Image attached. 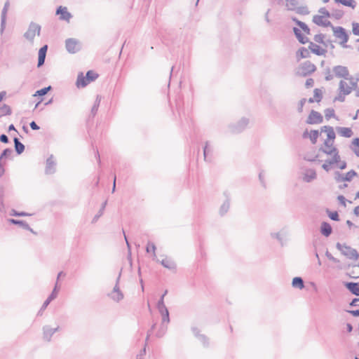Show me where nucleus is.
<instances>
[{
	"label": "nucleus",
	"mask_w": 359,
	"mask_h": 359,
	"mask_svg": "<svg viewBox=\"0 0 359 359\" xmlns=\"http://www.w3.org/2000/svg\"><path fill=\"white\" fill-rule=\"evenodd\" d=\"M316 70V67L311 62L307 60L302 63L297 69L296 75L306 77Z\"/></svg>",
	"instance_id": "1"
},
{
	"label": "nucleus",
	"mask_w": 359,
	"mask_h": 359,
	"mask_svg": "<svg viewBox=\"0 0 359 359\" xmlns=\"http://www.w3.org/2000/svg\"><path fill=\"white\" fill-rule=\"evenodd\" d=\"M336 248L337 250L341 251L342 255L350 259L358 260L359 258V254L357 250L348 245H346V244L342 245L337 243L336 244Z\"/></svg>",
	"instance_id": "2"
},
{
	"label": "nucleus",
	"mask_w": 359,
	"mask_h": 359,
	"mask_svg": "<svg viewBox=\"0 0 359 359\" xmlns=\"http://www.w3.org/2000/svg\"><path fill=\"white\" fill-rule=\"evenodd\" d=\"M347 81H349V86L344 80H341L339 83V90L342 91L345 95H349L353 90L359 87L358 82L354 81V77L353 76L351 75L350 77L348 78Z\"/></svg>",
	"instance_id": "3"
},
{
	"label": "nucleus",
	"mask_w": 359,
	"mask_h": 359,
	"mask_svg": "<svg viewBox=\"0 0 359 359\" xmlns=\"http://www.w3.org/2000/svg\"><path fill=\"white\" fill-rule=\"evenodd\" d=\"M249 123V118L243 117L236 123L229 124L228 126V130L233 134L241 133L247 128Z\"/></svg>",
	"instance_id": "4"
},
{
	"label": "nucleus",
	"mask_w": 359,
	"mask_h": 359,
	"mask_svg": "<svg viewBox=\"0 0 359 359\" xmlns=\"http://www.w3.org/2000/svg\"><path fill=\"white\" fill-rule=\"evenodd\" d=\"M334 33V36L341 39L340 45L343 48H348L349 46L346 45V43L348 41V35L346 33V29L342 27H332Z\"/></svg>",
	"instance_id": "5"
},
{
	"label": "nucleus",
	"mask_w": 359,
	"mask_h": 359,
	"mask_svg": "<svg viewBox=\"0 0 359 359\" xmlns=\"http://www.w3.org/2000/svg\"><path fill=\"white\" fill-rule=\"evenodd\" d=\"M65 48L68 53L74 54L81 49V43L76 39L69 38L65 40Z\"/></svg>",
	"instance_id": "6"
},
{
	"label": "nucleus",
	"mask_w": 359,
	"mask_h": 359,
	"mask_svg": "<svg viewBox=\"0 0 359 359\" xmlns=\"http://www.w3.org/2000/svg\"><path fill=\"white\" fill-rule=\"evenodd\" d=\"M41 33V26L35 22H31L27 31L24 34V37L29 41H33L36 35L39 36Z\"/></svg>",
	"instance_id": "7"
},
{
	"label": "nucleus",
	"mask_w": 359,
	"mask_h": 359,
	"mask_svg": "<svg viewBox=\"0 0 359 359\" xmlns=\"http://www.w3.org/2000/svg\"><path fill=\"white\" fill-rule=\"evenodd\" d=\"M332 72L334 76L347 80L350 77L348 68L342 65H337L332 67Z\"/></svg>",
	"instance_id": "8"
},
{
	"label": "nucleus",
	"mask_w": 359,
	"mask_h": 359,
	"mask_svg": "<svg viewBox=\"0 0 359 359\" xmlns=\"http://www.w3.org/2000/svg\"><path fill=\"white\" fill-rule=\"evenodd\" d=\"M323 122V116L322 114L313 109H312L309 114L306 123L310 125L320 124Z\"/></svg>",
	"instance_id": "9"
},
{
	"label": "nucleus",
	"mask_w": 359,
	"mask_h": 359,
	"mask_svg": "<svg viewBox=\"0 0 359 359\" xmlns=\"http://www.w3.org/2000/svg\"><path fill=\"white\" fill-rule=\"evenodd\" d=\"M120 276L116 279V285H114L113 290L110 294H109V297L114 300V302H118L123 299V294L121 291L118 283H119Z\"/></svg>",
	"instance_id": "10"
},
{
	"label": "nucleus",
	"mask_w": 359,
	"mask_h": 359,
	"mask_svg": "<svg viewBox=\"0 0 359 359\" xmlns=\"http://www.w3.org/2000/svg\"><path fill=\"white\" fill-rule=\"evenodd\" d=\"M319 150L327 155L333 154L332 159L327 160L326 163H328L329 164H334L340 162V156L339 155L338 150L336 147H332L330 151H327V149H325L323 147H320Z\"/></svg>",
	"instance_id": "11"
},
{
	"label": "nucleus",
	"mask_w": 359,
	"mask_h": 359,
	"mask_svg": "<svg viewBox=\"0 0 359 359\" xmlns=\"http://www.w3.org/2000/svg\"><path fill=\"white\" fill-rule=\"evenodd\" d=\"M60 327L57 326L55 328L51 327L50 325H44L42 328L43 330V339L44 341L50 342L51 341L52 336L59 330Z\"/></svg>",
	"instance_id": "12"
},
{
	"label": "nucleus",
	"mask_w": 359,
	"mask_h": 359,
	"mask_svg": "<svg viewBox=\"0 0 359 359\" xmlns=\"http://www.w3.org/2000/svg\"><path fill=\"white\" fill-rule=\"evenodd\" d=\"M53 155H50L46 160L45 173L46 175H51L56 171V163L53 159Z\"/></svg>",
	"instance_id": "13"
},
{
	"label": "nucleus",
	"mask_w": 359,
	"mask_h": 359,
	"mask_svg": "<svg viewBox=\"0 0 359 359\" xmlns=\"http://www.w3.org/2000/svg\"><path fill=\"white\" fill-rule=\"evenodd\" d=\"M56 15H60V20L69 22L72 18V14L67 11L66 7L60 6L56 10Z\"/></svg>",
	"instance_id": "14"
},
{
	"label": "nucleus",
	"mask_w": 359,
	"mask_h": 359,
	"mask_svg": "<svg viewBox=\"0 0 359 359\" xmlns=\"http://www.w3.org/2000/svg\"><path fill=\"white\" fill-rule=\"evenodd\" d=\"M10 4L8 1H6L4 4V6L1 11V29L0 32L2 34L6 28V15L9 8Z\"/></svg>",
	"instance_id": "15"
},
{
	"label": "nucleus",
	"mask_w": 359,
	"mask_h": 359,
	"mask_svg": "<svg viewBox=\"0 0 359 359\" xmlns=\"http://www.w3.org/2000/svg\"><path fill=\"white\" fill-rule=\"evenodd\" d=\"M224 195L226 197V200L224 201V203L222 204L220 208H219V215L221 216L224 215L229 210L230 208V195L229 193L227 191H225L224 193Z\"/></svg>",
	"instance_id": "16"
},
{
	"label": "nucleus",
	"mask_w": 359,
	"mask_h": 359,
	"mask_svg": "<svg viewBox=\"0 0 359 359\" xmlns=\"http://www.w3.org/2000/svg\"><path fill=\"white\" fill-rule=\"evenodd\" d=\"M313 22L318 25V26H323V27H332L333 25L331 23L330 21L327 20H325L323 16L316 15L313 17Z\"/></svg>",
	"instance_id": "17"
},
{
	"label": "nucleus",
	"mask_w": 359,
	"mask_h": 359,
	"mask_svg": "<svg viewBox=\"0 0 359 359\" xmlns=\"http://www.w3.org/2000/svg\"><path fill=\"white\" fill-rule=\"evenodd\" d=\"M48 50V46H43L39 50L38 53V64L37 67H40L44 65L46 53Z\"/></svg>",
	"instance_id": "18"
},
{
	"label": "nucleus",
	"mask_w": 359,
	"mask_h": 359,
	"mask_svg": "<svg viewBox=\"0 0 359 359\" xmlns=\"http://www.w3.org/2000/svg\"><path fill=\"white\" fill-rule=\"evenodd\" d=\"M344 286L350 292L355 296H359V282H346Z\"/></svg>",
	"instance_id": "19"
},
{
	"label": "nucleus",
	"mask_w": 359,
	"mask_h": 359,
	"mask_svg": "<svg viewBox=\"0 0 359 359\" xmlns=\"http://www.w3.org/2000/svg\"><path fill=\"white\" fill-rule=\"evenodd\" d=\"M159 313L162 316V324L170 323V316L168 308L165 306H156Z\"/></svg>",
	"instance_id": "20"
},
{
	"label": "nucleus",
	"mask_w": 359,
	"mask_h": 359,
	"mask_svg": "<svg viewBox=\"0 0 359 359\" xmlns=\"http://www.w3.org/2000/svg\"><path fill=\"white\" fill-rule=\"evenodd\" d=\"M320 232L323 236L328 237L332 233V228L328 222H323L320 224Z\"/></svg>",
	"instance_id": "21"
},
{
	"label": "nucleus",
	"mask_w": 359,
	"mask_h": 359,
	"mask_svg": "<svg viewBox=\"0 0 359 359\" xmlns=\"http://www.w3.org/2000/svg\"><path fill=\"white\" fill-rule=\"evenodd\" d=\"M321 133H327V139L334 140L336 137V134L334 133V128L332 126H324L321 127L320 128Z\"/></svg>",
	"instance_id": "22"
},
{
	"label": "nucleus",
	"mask_w": 359,
	"mask_h": 359,
	"mask_svg": "<svg viewBox=\"0 0 359 359\" xmlns=\"http://www.w3.org/2000/svg\"><path fill=\"white\" fill-rule=\"evenodd\" d=\"M309 48L311 50V51L313 53H314L317 55H324L325 54V53L327 52L326 50L322 48L318 45H317L313 42H310Z\"/></svg>",
	"instance_id": "23"
},
{
	"label": "nucleus",
	"mask_w": 359,
	"mask_h": 359,
	"mask_svg": "<svg viewBox=\"0 0 359 359\" xmlns=\"http://www.w3.org/2000/svg\"><path fill=\"white\" fill-rule=\"evenodd\" d=\"M293 32L297 39H298V41H299V43H301L302 44H305L309 42V39L302 34L301 30L299 28L293 27Z\"/></svg>",
	"instance_id": "24"
},
{
	"label": "nucleus",
	"mask_w": 359,
	"mask_h": 359,
	"mask_svg": "<svg viewBox=\"0 0 359 359\" xmlns=\"http://www.w3.org/2000/svg\"><path fill=\"white\" fill-rule=\"evenodd\" d=\"M316 178V172L313 169L307 170L304 173L303 180L306 182H311L312 180Z\"/></svg>",
	"instance_id": "25"
},
{
	"label": "nucleus",
	"mask_w": 359,
	"mask_h": 359,
	"mask_svg": "<svg viewBox=\"0 0 359 359\" xmlns=\"http://www.w3.org/2000/svg\"><path fill=\"white\" fill-rule=\"evenodd\" d=\"M337 130L341 136L344 137H351L353 135V131L350 128L337 127Z\"/></svg>",
	"instance_id": "26"
},
{
	"label": "nucleus",
	"mask_w": 359,
	"mask_h": 359,
	"mask_svg": "<svg viewBox=\"0 0 359 359\" xmlns=\"http://www.w3.org/2000/svg\"><path fill=\"white\" fill-rule=\"evenodd\" d=\"M165 268H167L170 270L175 269L176 264L175 263L169 258L165 257L161 261L159 262Z\"/></svg>",
	"instance_id": "27"
},
{
	"label": "nucleus",
	"mask_w": 359,
	"mask_h": 359,
	"mask_svg": "<svg viewBox=\"0 0 359 359\" xmlns=\"http://www.w3.org/2000/svg\"><path fill=\"white\" fill-rule=\"evenodd\" d=\"M14 147L16 153L20 155L25 151V145L20 141L18 137L13 138Z\"/></svg>",
	"instance_id": "28"
},
{
	"label": "nucleus",
	"mask_w": 359,
	"mask_h": 359,
	"mask_svg": "<svg viewBox=\"0 0 359 359\" xmlns=\"http://www.w3.org/2000/svg\"><path fill=\"white\" fill-rule=\"evenodd\" d=\"M334 2L344 6L350 7L352 9L355 8L357 6V2L355 0H334Z\"/></svg>",
	"instance_id": "29"
},
{
	"label": "nucleus",
	"mask_w": 359,
	"mask_h": 359,
	"mask_svg": "<svg viewBox=\"0 0 359 359\" xmlns=\"http://www.w3.org/2000/svg\"><path fill=\"white\" fill-rule=\"evenodd\" d=\"M310 57V52L304 47H301L297 52V57L298 60L303 58H307Z\"/></svg>",
	"instance_id": "30"
},
{
	"label": "nucleus",
	"mask_w": 359,
	"mask_h": 359,
	"mask_svg": "<svg viewBox=\"0 0 359 359\" xmlns=\"http://www.w3.org/2000/svg\"><path fill=\"white\" fill-rule=\"evenodd\" d=\"M88 81H87L86 80V76H83V73H79V75H78V77H77V80H76V86L78 88H83V87H86L88 84Z\"/></svg>",
	"instance_id": "31"
},
{
	"label": "nucleus",
	"mask_w": 359,
	"mask_h": 359,
	"mask_svg": "<svg viewBox=\"0 0 359 359\" xmlns=\"http://www.w3.org/2000/svg\"><path fill=\"white\" fill-rule=\"evenodd\" d=\"M292 285L293 287L302 290L304 287V283L301 277H294L292 279Z\"/></svg>",
	"instance_id": "32"
},
{
	"label": "nucleus",
	"mask_w": 359,
	"mask_h": 359,
	"mask_svg": "<svg viewBox=\"0 0 359 359\" xmlns=\"http://www.w3.org/2000/svg\"><path fill=\"white\" fill-rule=\"evenodd\" d=\"M350 148L355 154V155L357 157H359V137H355L353 140Z\"/></svg>",
	"instance_id": "33"
},
{
	"label": "nucleus",
	"mask_w": 359,
	"mask_h": 359,
	"mask_svg": "<svg viewBox=\"0 0 359 359\" xmlns=\"http://www.w3.org/2000/svg\"><path fill=\"white\" fill-rule=\"evenodd\" d=\"M151 246V251H152V259L154 261H156L157 262H159L160 260L157 258V256H156V245L154 243H151V242H148L147 245V247H146V251L147 252L149 253L150 252V250H149V246Z\"/></svg>",
	"instance_id": "34"
},
{
	"label": "nucleus",
	"mask_w": 359,
	"mask_h": 359,
	"mask_svg": "<svg viewBox=\"0 0 359 359\" xmlns=\"http://www.w3.org/2000/svg\"><path fill=\"white\" fill-rule=\"evenodd\" d=\"M8 222L12 224L19 225L22 229H29V224L23 220L8 219Z\"/></svg>",
	"instance_id": "35"
},
{
	"label": "nucleus",
	"mask_w": 359,
	"mask_h": 359,
	"mask_svg": "<svg viewBox=\"0 0 359 359\" xmlns=\"http://www.w3.org/2000/svg\"><path fill=\"white\" fill-rule=\"evenodd\" d=\"M60 289V285H59V283H57V280H56L53 290L50 294V295L48 297V298H49L52 301L54 300L57 297Z\"/></svg>",
	"instance_id": "36"
},
{
	"label": "nucleus",
	"mask_w": 359,
	"mask_h": 359,
	"mask_svg": "<svg viewBox=\"0 0 359 359\" xmlns=\"http://www.w3.org/2000/svg\"><path fill=\"white\" fill-rule=\"evenodd\" d=\"M12 113L11 108L6 104H4L0 107V114L1 116L11 115Z\"/></svg>",
	"instance_id": "37"
},
{
	"label": "nucleus",
	"mask_w": 359,
	"mask_h": 359,
	"mask_svg": "<svg viewBox=\"0 0 359 359\" xmlns=\"http://www.w3.org/2000/svg\"><path fill=\"white\" fill-rule=\"evenodd\" d=\"M344 15V12L342 10L333 9L331 13V18H333L336 20H340L343 18Z\"/></svg>",
	"instance_id": "38"
},
{
	"label": "nucleus",
	"mask_w": 359,
	"mask_h": 359,
	"mask_svg": "<svg viewBox=\"0 0 359 359\" xmlns=\"http://www.w3.org/2000/svg\"><path fill=\"white\" fill-rule=\"evenodd\" d=\"M286 2V6L287 7L288 10L290 11H295L297 8V6L299 4V2L297 0H285Z\"/></svg>",
	"instance_id": "39"
},
{
	"label": "nucleus",
	"mask_w": 359,
	"mask_h": 359,
	"mask_svg": "<svg viewBox=\"0 0 359 359\" xmlns=\"http://www.w3.org/2000/svg\"><path fill=\"white\" fill-rule=\"evenodd\" d=\"M319 132L317 130H311L309 134V139L313 144L317 142V140L319 137Z\"/></svg>",
	"instance_id": "40"
},
{
	"label": "nucleus",
	"mask_w": 359,
	"mask_h": 359,
	"mask_svg": "<svg viewBox=\"0 0 359 359\" xmlns=\"http://www.w3.org/2000/svg\"><path fill=\"white\" fill-rule=\"evenodd\" d=\"M107 205V201H104L101 206V208L98 211V212L95 215V217L92 219V223H95L97 219L103 215L104 210L105 209Z\"/></svg>",
	"instance_id": "41"
},
{
	"label": "nucleus",
	"mask_w": 359,
	"mask_h": 359,
	"mask_svg": "<svg viewBox=\"0 0 359 359\" xmlns=\"http://www.w3.org/2000/svg\"><path fill=\"white\" fill-rule=\"evenodd\" d=\"M86 77L87 81H88V83H90L91 81H95L98 77V74L95 73L92 70H89L86 72Z\"/></svg>",
	"instance_id": "42"
},
{
	"label": "nucleus",
	"mask_w": 359,
	"mask_h": 359,
	"mask_svg": "<svg viewBox=\"0 0 359 359\" xmlns=\"http://www.w3.org/2000/svg\"><path fill=\"white\" fill-rule=\"evenodd\" d=\"M51 89V86H49L48 87H45V88H43L40 90H38L35 92V93L34 94V96H43L45 95H46L49 90H50Z\"/></svg>",
	"instance_id": "43"
},
{
	"label": "nucleus",
	"mask_w": 359,
	"mask_h": 359,
	"mask_svg": "<svg viewBox=\"0 0 359 359\" xmlns=\"http://www.w3.org/2000/svg\"><path fill=\"white\" fill-rule=\"evenodd\" d=\"M326 213L328 217L334 221H339V215L337 211H330L329 209L326 210Z\"/></svg>",
	"instance_id": "44"
},
{
	"label": "nucleus",
	"mask_w": 359,
	"mask_h": 359,
	"mask_svg": "<svg viewBox=\"0 0 359 359\" xmlns=\"http://www.w3.org/2000/svg\"><path fill=\"white\" fill-rule=\"evenodd\" d=\"M9 215L13 217H25L32 215L31 214L27 213L26 212H18L14 209H12L11 210Z\"/></svg>",
	"instance_id": "45"
},
{
	"label": "nucleus",
	"mask_w": 359,
	"mask_h": 359,
	"mask_svg": "<svg viewBox=\"0 0 359 359\" xmlns=\"http://www.w3.org/2000/svg\"><path fill=\"white\" fill-rule=\"evenodd\" d=\"M313 96H314V99L316 100V102H319L321 101L322 98H323V93H322V90L319 88H316L314 89L313 90Z\"/></svg>",
	"instance_id": "46"
},
{
	"label": "nucleus",
	"mask_w": 359,
	"mask_h": 359,
	"mask_svg": "<svg viewBox=\"0 0 359 359\" xmlns=\"http://www.w3.org/2000/svg\"><path fill=\"white\" fill-rule=\"evenodd\" d=\"M357 175V172L354 170H351L344 175V179L346 182H351L352 179Z\"/></svg>",
	"instance_id": "47"
},
{
	"label": "nucleus",
	"mask_w": 359,
	"mask_h": 359,
	"mask_svg": "<svg viewBox=\"0 0 359 359\" xmlns=\"http://www.w3.org/2000/svg\"><path fill=\"white\" fill-rule=\"evenodd\" d=\"M325 116L327 120L335 116L334 110L332 108H327L325 110Z\"/></svg>",
	"instance_id": "48"
},
{
	"label": "nucleus",
	"mask_w": 359,
	"mask_h": 359,
	"mask_svg": "<svg viewBox=\"0 0 359 359\" xmlns=\"http://www.w3.org/2000/svg\"><path fill=\"white\" fill-rule=\"evenodd\" d=\"M13 153V150L11 148H6L3 150L2 153L0 155V160H3L4 158H6L10 156Z\"/></svg>",
	"instance_id": "49"
},
{
	"label": "nucleus",
	"mask_w": 359,
	"mask_h": 359,
	"mask_svg": "<svg viewBox=\"0 0 359 359\" xmlns=\"http://www.w3.org/2000/svg\"><path fill=\"white\" fill-rule=\"evenodd\" d=\"M52 302L51 299L49 298H47L45 302H43L42 306L41 307L40 310L39 311L37 316H41L43 313V311L47 308V306L49 305V304Z\"/></svg>",
	"instance_id": "50"
},
{
	"label": "nucleus",
	"mask_w": 359,
	"mask_h": 359,
	"mask_svg": "<svg viewBox=\"0 0 359 359\" xmlns=\"http://www.w3.org/2000/svg\"><path fill=\"white\" fill-rule=\"evenodd\" d=\"M296 12L301 15H308L309 13V9L306 6H297Z\"/></svg>",
	"instance_id": "51"
},
{
	"label": "nucleus",
	"mask_w": 359,
	"mask_h": 359,
	"mask_svg": "<svg viewBox=\"0 0 359 359\" xmlns=\"http://www.w3.org/2000/svg\"><path fill=\"white\" fill-rule=\"evenodd\" d=\"M297 25L306 34H310V29L304 22H297Z\"/></svg>",
	"instance_id": "52"
},
{
	"label": "nucleus",
	"mask_w": 359,
	"mask_h": 359,
	"mask_svg": "<svg viewBox=\"0 0 359 359\" xmlns=\"http://www.w3.org/2000/svg\"><path fill=\"white\" fill-rule=\"evenodd\" d=\"M324 38H325V35L323 34H316L314 36V41L317 43H322V44H324L325 46L326 43L324 41Z\"/></svg>",
	"instance_id": "53"
},
{
	"label": "nucleus",
	"mask_w": 359,
	"mask_h": 359,
	"mask_svg": "<svg viewBox=\"0 0 359 359\" xmlns=\"http://www.w3.org/2000/svg\"><path fill=\"white\" fill-rule=\"evenodd\" d=\"M212 150L208 146V142H205V145L203 147V156H204V160L205 161H208V154L211 153Z\"/></svg>",
	"instance_id": "54"
},
{
	"label": "nucleus",
	"mask_w": 359,
	"mask_h": 359,
	"mask_svg": "<svg viewBox=\"0 0 359 359\" xmlns=\"http://www.w3.org/2000/svg\"><path fill=\"white\" fill-rule=\"evenodd\" d=\"M334 180L337 182H346L344 175L339 171L334 172Z\"/></svg>",
	"instance_id": "55"
},
{
	"label": "nucleus",
	"mask_w": 359,
	"mask_h": 359,
	"mask_svg": "<svg viewBox=\"0 0 359 359\" xmlns=\"http://www.w3.org/2000/svg\"><path fill=\"white\" fill-rule=\"evenodd\" d=\"M271 236L272 238H276L280 242L281 245H284V238L280 233H271Z\"/></svg>",
	"instance_id": "56"
},
{
	"label": "nucleus",
	"mask_w": 359,
	"mask_h": 359,
	"mask_svg": "<svg viewBox=\"0 0 359 359\" xmlns=\"http://www.w3.org/2000/svg\"><path fill=\"white\" fill-rule=\"evenodd\" d=\"M198 339L203 344L205 347L208 346L209 342L208 337L204 334L198 336Z\"/></svg>",
	"instance_id": "57"
},
{
	"label": "nucleus",
	"mask_w": 359,
	"mask_h": 359,
	"mask_svg": "<svg viewBox=\"0 0 359 359\" xmlns=\"http://www.w3.org/2000/svg\"><path fill=\"white\" fill-rule=\"evenodd\" d=\"M306 101L307 100L306 98H302L299 101L297 106V111L299 113H302L303 111V107Z\"/></svg>",
	"instance_id": "58"
},
{
	"label": "nucleus",
	"mask_w": 359,
	"mask_h": 359,
	"mask_svg": "<svg viewBox=\"0 0 359 359\" xmlns=\"http://www.w3.org/2000/svg\"><path fill=\"white\" fill-rule=\"evenodd\" d=\"M352 32L354 35L359 36V23L353 22L352 23Z\"/></svg>",
	"instance_id": "59"
},
{
	"label": "nucleus",
	"mask_w": 359,
	"mask_h": 359,
	"mask_svg": "<svg viewBox=\"0 0 359 359\" xmlns=\"http://www.w3.org/2000/svg\"><path fill=\"white\" fill-rule=\"evenodd\" d=\"M339 95L334 97V101H339L341 102H343L345 101V96L346 95L344 94V93L341 90H339Z\"/></svg>",
	"instance_id": "60"
},
{
	"label": "nucleus",
	"mask_w": 359,
	"mask_h": 359,
	"mask_svg": "<svg viewBox=\"0 0 359 359\" xmlns=\"http://www.w3.org/2000/svg\"><path fill=\"white\" fill-rule=\"evenodd\" d=\"M318 12L322 14L321 16L331 18V13H330L325 8H320Z\"/></svg>",
	"instance_id": "61"
},
{
	"label": "nucleus",
	"mask_w": 359,
	"mask_h": 359,
	"mask_svg": "<svg viewBox=\"0 0 359 359\" xmlns=\"http://www.w3.org/2000/svg\"><path fill=\"white\" fill-rule=\"evenodd\" d=\"M168 293V290H165L164 292V293L161 295V297H160L159 300L157 302V305L156 306H165V303H164V297Z\"/></svg>",
	"instance_id": "62"
},
{
	"label": "nucleus",
	"mask_w": 359,
	"mask_h": 359,
	"mask_svg": "<svg viewBox=\"0 0 359 359\" xmlns=\"http://www.w3.org/2000/svg\"><path fill=\"white\" fill-rule=\"evenodd\" d=\"M325 256L332 262H334V263H339V260L337 259V258L334 257L332 254L328 251L327 250L325 252Z\"/></svg>",
	"instance_id": "63"
},
{
	"label": "nucleus",
	"mask_w": 359,
	"mask_h": 359,
	"mask_svg": "<svg viewBox=\"0 0 359 359\" xmlns=\"http://www.w3.org/2000/svg\"><path fill=\"white\" fill-rule=\"evenodd\" d=\"M166 332V327H163V324H162L161 329L156 332V336L158 338L162 337Z\"/></svg>",
	"instance_id": "64"
}]
</instances>
